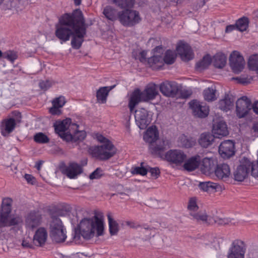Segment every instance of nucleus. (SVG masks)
Here are the masks:
<instances>
[{"mask_svg":"<svg viewBox=\"0 0 258 258\" xmlns=\"http://www.w3.org/2000/svg\"><path fill=\"white\" fill-rule=\"evenodd\" d=\"M59 108L57 106L52 105V107L49 109V112L52 115H59L61 113Z\"/></svg>","mask_w":258,"mask_h":258,"instance_id":"obj_59","label":"nucleus"},{"mask_svg":"<svg viewBox=\"0 0 258 258\" xmlns=\"http://www.w3.org/2000/svg\"><path fill=\"white\" fill-rule=\"evenodd\" d=\"M192 219L198 223L210 225L211 224V216L207 214L206 211H200L191 214Z\"/></svg>","mask_w":258,"mask_h":258,"instance_id":"obj_27","label":"nucleus"},{"mask_svg":"<svg viewBox=\"0 0 258 258\" xmlns=\"http://www.w3.org/2000/svg\"><path fill=\"white\" fill-rule=\"evenodd\" d=\"M65 99L63 96H59L54 99L52 102L53 105H56L59 107H62L65 104Z\"/></svg>","mask_w":258,"mask_h":258,"instance_id":"obj_55","label":"nucleus"},{"mask_svg":"<svg viewBox=\"0 0 258 258\" xmlns=\"http://www.w3.org/2000/svg\"><path fill=\"white\" fill-rule=\"evenodd\" d=\"M152 154L161 158H165L164 152L167 150V146L166 142L163 140H158L149 146Z\"/></svg>","mask_w":258,"mask_h":258,"instance_id":"obj_20","label":"nucleus"},{"mask_svg":"<svg viewBox=\"0 0 258 258\" xmlns=\"http://www.w3.org/2000/svg\"><path fill=\"white\" fill-rule=\"evenodd\" d=\"M158 139V133L156 130L152 127H149L144 135V140L149 145L153 144Z\"/></svg>","mask_w":258,"mask_h":258,"instance_id":"obj_30","label":"nucleus"},{"mask_svg":"<svg viewBox=\"0 0 258 258\" xmlns=\"http://www.w3.org/2000/svg\"><path fill=\"white\" fill-rule=\"evenodd\" d=\"M219 153L223 158H229L235 154L234 143L230 140L222 142L219 147Z\"/></svg>","mask_w":258,"mask_h":258,"instance_id":"obj_17","label":"nucleus"},{"mask_svg":"<svg viewBox=\"0 0 258 258\" xmlns=\"http://www.w3.org/2000/svg\"><path fill=\"white\" fill-rule=\"evenodd\" d=\"M245 251V243L240 239H236L229 248L227 258H244Z\"/></svg>","mask_w":258,"mask_h":258,"instance_id":"obj_9","label":"nucleus"},{"mask_svg":"<svg viewBox=\"0 0 258 258\" xmlns=\"http://www.w3.org/2000/svg\"><path fill=\"white\" fill-rule=\"evenodd\" d=\"M24 177L28 183L33 184L35 183V179L32 175L25 174Z\"/></svg>","mask_w":258,"mask_h":258,"instance_id":"obj_61","label":"nucleus"},{"mask_svg":"<svg viewBox=\"0 0 258 258\" xmlns=\"http://www.w3.org/2000/svg\"><path fill=\"white\" fill-rule=\"evenodd\" d=\"M163 59L164 63L168 64L173 63L175 59L174 53L170 50H167Z\"/></svg>","mask_w":258,"mask_h":258,"instance_id":"obj_48","label":"nucleus"},{"mask_svg":"<svg viewBox=\"0 0 258 258\" xmlns=\"http://www.w3.org/2000/svg\"><path fill=\"white\" fill-rule=\"evenodd\" d=\"M71 132V139L69 141L76 142L82 141L86 137V132L84 131H79L78 128L74 127Z\"/></svg>","mask_w":258,"mask_h":258,"instance_id":"obj_38","label":"nucleus"},{"mask_svg":"<svg viewBox=\"0 0 258 258\" xmlns=\"http://www.w3.org/2000/svg\"><path fill=\"white\" fill-rule=\"evenodd\" d=\"M93 156L102 160H108L116 153V149L111 142H107L101 146H95L90 149Z\"/></svg>","mask_w":258,"mask_h":258,"instance_id":"obj_7","label":"nucleus"},{"mask_svg":"<svg viewBox=\"0 0 258 258\" xmlns=\"http://www.w3.org/2000/svg\"><path fill=\"white\" fill-rule=\"evenodd\" d=\"M248 66L249 69L252 71H258V55H251L248 61Z\"/></svg>","mask_w":258,"mask_h":258,"instance_id":"obj_45","label":"nucleus"},{"mask_svg":"<svg viewBox=\"0 0 258 258\" xmlns=\"http://www.w3.org/2000/svg\"><path fill=\"white\" fill-rule=\"evenodd\" d=\"M226 56L221 52L216 53L213 58V64L217 68H223L226 63Z\"/></svg>","mask_w":258,"mask_h":258,"instance_id":"obj_33","label":"nucleus"},{"mask_svg":"<svg viewBox=\"0 0 258 258\" xmlns=\"http://www.w3.org/2000/svg\"><path fill=\"white\" fill-rule=\"evenodd\" d=\"M88 25L85 24L83 13L79 9L71 15L65 14L55 25V36L63 42L68 41L72 36L71 45L75 49H79L84 41Z\"/></svg>","mask_w":258,"mask_h":258,"instance_id":"obj_1","label":"nucleus"},{"mask_svg":"<svg viewBox=\"0 0 258 258\" xmlns=\"http://www.w3.org/2000/svg\"><path fill=\"white\" fill-rule=\"evenodd\" d=\"M105 17L112 21L118 19L119 13L111 6L106 7L103 12Z\"/></svg>","mask_w":258,"mask_h":258,"instance_id":"obj_35","label":"nucleus"},{"mask_svg":"<svg viewBox=\"0 0 258 258\" xmlns=\"http://www.w3.org/2000/svg\"><path fill=\"white\" fill-rule=\"evenodd\" d=\"M249 166L248 170L250 169L251 175L254 178H258V161L256 162H251L249 160Z\"/></svg>","mask_w":258,"mask_h":258,"instance_id":"obj_51","label":"nucleus"},{"mask_svg":"<svg viewBox=\"0 0 258 258\" xmlns=\"http://www.w3.org/2000/svg\"><path fill=\"white\" fill-rule=\"evenodd\" d=\"M135 118L136 124L141 130L145 129L150 123L147 110L140 108L135 111Z\"/></svg>","mask_w":258,"mask_h":258,"instance_id":"obj_18","label":"nucleus"},{"mask_svg":"<svg viewBox=\"0 0 258 258\" xmlns=\"http://www.w3.org/2000/svg\"><path fill=\"white\" fill-rule=\"evenodd\" d=\"M215 169L213 161L208 158H205L202 161L201 170L205 174H210Z\"/></svg>","mask_w":258,"mask_h":258,"instance_id":"obj_31","label":"nucleus"},{"mask_svg":"<svg viewBox=\"0 0 258 258\" xmlns=\"http://www.w3.org/2000/svg\"><path fill=\"white\" fill-rule=\"evenodd\" d=\"M216 90L215 87H209L204 90L203 94L204 98L208 101H213L216 99Z\"/></svg>","mask_w":258,"mask_h":258,"instance_id":"obj_41","label":"nucleus"},{"mask_svg":"<svg viewBox=\"0 0 258 258\" xmlns=\"http://www.w3.org/2000/svg\"><path fill=\"white\" fill-rule=\"evenodd\" d=\"M42 221V215L36 211H31L26 217V227L33 230L40 225Z\"/></svg>","mask_w":258,"mask_h":258,"instance_id":"obj_16","label":"nucleus"},{"mask_svg":"<svg viewBox=\"0 0 258 258\" xmlns=\"http://www.w3.org/2000/svg\"><path fill=\"white\" fill-rule=\"evenodd\" d=\"M234 100L232 94H225L224 97L219 101V108L227 112L233 107Z\"/></svg>","mask_w":258,"mask_h":258,"instance_id":"obj_25","label":"nucleus"},{"mask_svg":"<svg viewBox=\"0 0 258 258\" xmlns=\"http://www.w3.org/2000/svg\"><path fill=\"white\" fill-rule=\"evenodd\" d=\"M215 137L210 133H204L200 135L198 142L203 148H207L210 146L214 140Z\"/></svg>","mask_w":258,"mask_h":258,"instance_id":"obj_29","label":"nucleus"},{"mask_svg":"<svg viewBox=\"0 0 258 258\" xmlns=\"http://www.w3.org/2000/svg\"><path fill=\"white\" fill-rule=\"evenodd\" d=\"M187 210L190 216H191V214H194L198 211L199 207L197 205L195 198H191L189 199L187 205Z\"/></svg>","mask_w":258,"mask_h":258,"instance_id":"obj_47","label":"nucleus"},{"mask_svg":"<svg viewBox=\"0 0 258 258\" xmlns=\"http://www.w3.org/2000/svg\"><path fill=\"white\" fill-rule=\"evenodd\" d=\"M118 20L123 26L132 27L139 23L141 19L138 11L126 10L119 12Z\"/></svg>","mask_w":258,"mask_h":258,"instance_id":"obj_8","label":"nucleus"},{"mask_svg":"<svg viewBox=\"0 0 258 258\" xmlns=\"http://www.w3.org/2000/svg\"><path fill=\"white\" fill-rule=\"evenodd\" d=\"M214 171L216 177L224 181L226 180L230 174L229 166L225 163L217 165Z\"/></svg>","mask_w":258,"mask_h":258,"instance_id":"obj_24","label":"nucleus"},{"mask_svg":"<svg viewBox=\"0 0 258 258\" xmlns=\"http://www.w3.org/2000/svg\"><path fill=\"white\" fill-rule=\"evenodd\" d=\"M79 232L75 229L73 233L75 240H79L81 234L84 239H90L95 236L103 235L104 230L103 214L102 212H95L92 218H84L79 225Z\"/></svg>","mask_w":258,"mask_h":258,"instance_id":"obj_2","label":"nucleus"},{"mask_svg":"<svg viewBox=\"0 0 258 258\" xmlns=\"http://www.w3.org/2000/svg\"><path fill=\"white\" fill-rule=\"evenodd\" d=\"M63 212L58 210L51 214L50 222V236L53 241L56 243L64 242L67 238L66 229L59 216L63 215Z\"/></svg>","mask_w":258,"mask_h":258,"instance_id":"obj_5","label":"nucleus"},{"mask_svg":"<svg viewBox=\"0 0 258 258\" xmlns=\"http://www.w3.org/2000/svg\"><path fill=\"white\" fill-rule=\"evenodd\" d=\"M144 163H141V167H136L134 168L133 173L134 174L145 175L148 171V166L145 167L143 166Z\"/></svg>","mask_w":258,"mask_h":258,"instance_id":"obj_53","label":"nucleus"},{"mask_svg":"<svg viewBox=\"0 0 258 258\" xmlns=\"http://www.w3.org/2000/svg\"><path fill=\"white\" fill-rule=\"evenodd\" d=\"M158 95V86L155 84H149L143 91L139 89L135 90L129 99L128 107L130 111L132 112L136 106L140 102H148L153 100Z\"/></svg>","mask_w":258,"mask_h":258,"instance_id":"obj_3","label":"nucleus"},{"mask_svg":"<svg viewBox=\"0 0 258 258\" xmlns=\"http://www.w3.org/2000/svg\"><path fill=\"white\" fill-rule=\"evenodd\" d=\"M186 155L180 150H170L165 155V159L176 165H181L186 159Z\"/></svg>","mask_w":258,"mask_h":258,"instance_id":"obj_14","label":"nucleus"},{"mask_svg":"<svg viewBox=\"0 0 258 258\" xmlns=\"http://www.w3.org/2000/svg\"><path fill=\"white\" fill-rule=\"evenodd\" d=\"M4 58L13 63L18 58V54L16 51L7 50L4 52Z\"/></svg>","mask_w":258,"mask_h":258,"instance_id":"obj_52","label":"nucleus"},{"mask_svg":"<svg viewBox=\"0 0 258 258\" xmlns=\"http://www.w3.org/2000/svg\"><path fill=\"white\" fill-rule=\"evenodd\" d=\"M55 131L64 141L69 142L71 139V132L74 127L78 128L79 125L72 123L71 119L68 118L62 121H57L54 124Z\"/></svg>","mask_w":258,"mask_h":258,"instance_id":"obj_6","label":"nucleus"},{"mask_svg":"<svg viewBox=\"0 0 258 258\" xmlns=\"http://www.w3.org/2000/svg\"><path fill=\"white\" fill-rule=\"evenodd\" d=\"M249 160L247 158H243L240 165L237 167L233 172L234 179L235 180L242 181L247 177L249 173Z\"/></svg>","mask_w":258,"mask_h":258,"instance_id":"obj_15","label":"nucleus"},{"mask_svg":"<svg viewBox=\"0 0 258 258\" xmlns=\"http://www.w3.org/2000/svg\"><path fill=\"white\" fill-rule=\"evenodd\" d=\"M151 173V176L154 179H157L160 174V169L158 167L152 168L148 166V171Z\"/></svg>","mask_w":258,"mask_h":258,"instance_id":"obj_56","label":"nucleus"},{"mask_svg":"<svg viewBox=\"0 0 258 258\" xmlns=\"http://www.w3.org/2000/svg\"><path fill=\"white\" fill-rule=\"evenodd\" d=\"M190 107L192 109L193 115L200 118H204L209 114V108L206 105L197 100H192L189 103Z\"/></svg>","mask_w":258,"mask_h":258,"instance_id":"obj_19","label":"nucleus"},{"mask_svg":"<svg viewBox=\"0 0 258 258\" xmlns=\"http://www.w3.org/2000/svg\"><path fill=\"white\" fill-rule=\"evenodd\" d=\"M147 52L146 51H142L140 52L139 55L135 57L136 59H139L141 62L145 63L147 62L146 59Z\"/></svg>","mask_w":258,"mask_h":258,"instance_id":"obj_58","label":"nucleus"},{"mask_svg":"<svg viewBox=\"0 0 258 258\" xmlns=\"http://www.w3.org/2000/svg\"><path fill=\"white\" fill-rule=\"evenodd\" d=\"M211 224L217 223L218 225H225L231 222L229 218H220L218 216L211 217Z\"/></svg>","mask_w":258,"mask_h":258,"instance_id":"obj_50","label":"nucleus"},{"mask_svg":"<svg viewBox=\"0 0 258 258\" xmlns=\"http://www.w3.org/2000/svg\"><path fill=\"white\" fill-rule=\"evenodd\" d=\"M179 141L181 146L186 148H190L196 144V140L194 138H188L184 135L180 137Z\"/></svg>","mask_w":258,"mask_h":258,"instance_id":"obj_42","label":"nucleus"},{"mask_svg":"<svg viewBox=\"0 0 258 258\" xmlns=\"http://www.w3.org/2000/svg\"><path fill=\"white\" fill-rule=\"evenodd\" d=\"M201 160V157L198 155L191 157L185 162L183 168L188 171H194L199 167Z\"/></svg>","mask_w":258,"mask_h":258,"instance_id":"obj_28","label":"nucleus"},{"mask_svg":"<svg viewBox=\"0 0 258 258\" xmlns=\"http://www.w3.org/2000/svg\"><path fill=\"white\" fill-rule=\"evenodd\" d=\"M161 93L167 97H174L180 90L178 84L175 82L166 81L159 86Z\"/></svg>","mask_w":258,"mask_h":258,"instance_id":"obj_13","label":"nucleus"},{"mask_svg":"<svg viewBox=\"0 0 258 258\" xmlns=\"http://www.w3.org/2000/svg\"><path fill=\"white\" fill-rule=\"evenodd\" d=\"M248 19L246 17L238 19L235 24L236 29L241 32L245 31L248 27Z\"/></svg>","mask_w":258,"mask_h":258,"instance_id":"obj_43","label":"nucleus"},{"mask_svg":"<svg viewBox=\"0 0 258 258\" xmlns=\"http://www.w3.org/2000/svg\"><path fill=\"white\" fill-rule=\"evenodd\" d=\"M176 50L177 53L180 56L182 60L187 61L194 58V53L190 47L187 44H181L179 45Z\"/></svg>","mask_w":258,"mask_h":258,"instance_id":"obj_23","label":"nucleus"},{"mask_svg":"<svg viewBox=\"0 0 258 258\" xmlns=\"http://www.w3.org/2000/svg\"><path fill=\"white\" fill-rule=\"evenodd\" d=\"M96 138L99 142L102 143L103 144H105L107 142H110L106 138L100 134L97 135Z\"/></svg>","mask_w":258,"mask_h":258,"instance_id":"obj_64","label":"nucleus"},{"mask_svg":"<svg viewBox=\"0 0 258 258\" xmlns=\"http://www.w3.org/2000/svg\"><path fill=\"white\" fill-rule=\"evenodd\" d=\"M47 238V232L44 228H38L33 237V242L36 246H41L44 245Z\"/></svg>","mask_w":258,"mask_h":258,"instance_id":"obj_26","label":"nucleus"},{"mask_svg":"<svg viewBox=\"0 0 258 258\" xmlns=\"http://www.w3.org/2000/svg\"><path fill=\"white\" fill-rule=\"evenodd\" d=\"M251 109V101L245 96L239 98L236 102V113L238 118L246 116Z\"/></svg>","mask_w":258,"mask_h":258,"instance_id":"obj_10","label":"nucleus"},{"mask_svg":"<svg viewBox=\"0 0 258 258\" xmlns=\"http://www.w3.org/2000/svg\"><path fill=\"white\" fill-rule=\"evenodd\" d=\"M102 170L100 168H97L95 171L91 173L89 175V178L91 179H98L102 175Z\"/></svg>","mask_w":258,"mask_h":258,"instance_id":"obj_57","label":"nucleus"},{"mask_svg":"<svg viewBox=\"0 0 258 258\" xmlns=\"http://www.w3.org/2000/svg\"><path fill=\"white\" fill-rule=\"evenodd\" d=\"M229 63L233 72L238 74L243 69L245 61L238 51H233L230 55Z\"/></svg>","mask_w":258,"mask_h":258,"instance_id":"obj_11","label":"nucleus"},{"mask_svg":"<svg viewBox=\"0 0 258 258\" xmlns=\"http://www.w3.org/2000/svg\"><path fill=\"white\" fill-rule=\"evenodd\" d=\"M114 86H111L109 89H108L107 87H101L96 93V97L98 102L100 103H105L109 91L113 88Z\"/></svg>","mask_w":258,"mask_h":258,"instance_id":"obj_34","label":"nucleus"},{"mask_svg":"<svg viewBox=\"0 0 258 258\" xmlns=\"http://www.w3.org/2000/svg\"><path fill=\"white\" fill-rule=\"evenodd\" d=\"M34 141L38 144H46L49 142V138L43 133H36L34 136Z\"/></svg>","mask_w":258,"mask_h":258,"instance_id":"obj_46","label":"nucleus"},{"mask_svg":"<svg viewBox=\"0 0 258 258\" xmlns=\"http://www.w3.org/2000/svg\"><path fill=\"white\" fill-rule=\"evenodd\" d=\"M12 200L7 198L3 200L0 209V228L15 226L22 222L21 217L12 215Z\"/></svg>","mask_w":258,"mask_h":258,"instance_id":"obj_4","label":"nucleus"},{"mask_svg":"<svg viewBox=\"0 0 258 258\" xmlns=\"http://www.w3.org/2000/svg\"><path fill=\"white\" fill-rule=\"evenodd\" d=\"M82 172V166L75 162H71L62 168V172L70 178H75Z\"/></svg>","mask_w":258,"mask_h":258,"instance_id":"obj_21","label":"nucleus"},{"mask_svg":"<svg viewBox=\"0 0 258 258\" xmlns=\"http://www.w3.org/2000/svg\"><path fill=\"white\" fill-rule=\"evenodd\" d=\"M217 186L218 185L216 183L210 181L200 182L199 184L201 189L207 192L215 191Z\"/></svg>","mask_w":258,"mask_h":258,"instance_id":"obj_40","label":"nucleus"},{"mask_svg":"<svg viewBox=\"0 0 258 258\" xmlns=\"http://www.w3.org/2000/svg\"><path fill=\"white\" fill-rule=\"evenodd\" d=\"M107 219L108 220L109 232L111 235L117 234L119 230V226L118 223L112 217L111 213H108Z\"/></svg>","mask_w":258,"mask_h":258,"instance_id":"obj_37","label":"nucleus"},{"mask_svg":"<svg viewBox=\"0 0 258 258\" xmlns=\"http://www.w3.org/2000/svg\"><path fill=\"white\" fill-rule=\"evenodd\" d=\"M16 125L15 119L10 118L3 120L1 125L2 130H4L7 133H11L14 130Z\"/></svg>","mask_w":258,"mask_h":258,"instance_id":"obj_32","label":"nucleus"},{"mask_svg":"<svg viewBox=\"0 0 258 258\" xmlns=\"http://www.w3.org/2000/svg\"><path fill=\"white\" fill-rule=\"evenodd\" d=\"M22 0H8L4 5V9H22L23 7Z\"/></svg>","mask_w":258,"mask_h":258,"instance_id":"obj_36","label":"nucleus"},{"mask_svg":"<svg viewBox=\"0 0 258 258\" xmlns=\"http://www.w3.org/2000/svg\"><path fill=\"white\" fill-rule=\"evenodd\" d=\"M21 245L24 248H32L33 247L32 244L30 242L29 240L27 239L23 240Z\"/></svg>","mask_w":258,"mask_h":258,"instance_id":"obj_63","label":"nucleus"},{"mask_svg":"<svg viewBox=\"0 0 258 258\" xmlns=\"http://www.w3.org/2000/svg\"><path fill=\"white\" fill-rule=\"evenodd\" d=\"M220 249L219 245L217 246L213 244L210 245L208 250L210 255L208 258H221Z\"/></svg>","mask_w":258,"mask_h":258,"instance_id":"obj_44","label":"nucleus"},{"mask_svg":"<svg viewBox=\"0 0 258 258\" xmlns=\"http://www.w3.org/2000/svg\"><path fill=\"white\" fill-rule=\"evenodd\" d=\"M112 2L121 8L132 7L134 5L133 0H112Z\"/></svg>","mask_w":258,"mask_h":258,"instance_id":"obj_49","label":"nucleus"},{"mask_svg":"<svg viewBox=\"0 0 258 258\" xmlns=\"http://www.w3.org/2000/svg\"><path fill=\"white\" fill-rule=\"evenodd\" d=\"M213 134L216 138L227 136L229 132L226 122L221 120L215 123L213 126Z\"/></svg>","mask_w":258,"mask_h":258,"instance_id":"obj_22","label":"nucleus"},{"mask_svg":"<svg viewBox=\"0 0 258 258\" xmlns=\"http://www.w3.org/2000/svg\"><path fill=\"white\" fill-rule=\"evenodd\" d=\"M154 50L155 54L148 59L147 63L153 70H158L164 65L163 57L161 55L163 52V47L158 46L154 49Z\"/></svg>","mask_w":258,"mask_h":258,"instance_id":"obj_12","label":"nucleus"},{"mask_svg":"<svg viewBox=\"0 0 258 258\" xmlns=\"http://www.w3.org/2000/svg\"><path fill=\"white\" fill-rule=\"evenodd\" d=\"M211 62L212 59L210 55L207 54L204 56L202 60L197 63L196 69L199 71L205 70L209 67Z\"/></svg>","mask_w":258,"mask_h":258,"instance_id":"obj_39","label":"nucleus"},{"mask_svg":"<svg viewBox=\"0 0 258 258\" xmlns=\"http://www.w3.org/2000/svg\"><path fill=\"white\" fill-rule=\"evenodd\" d=\"M53 82L49 80L41 81L39 83L40 88L43 90H47L53 85Z\"/></svg>","mask_w":258,"mask_h":258,"instance_id":"obj_54","label":"nucleus"},{"mask_svg":"<svg viewBox=\"0 0 258 258\" xmlns=\"http://www.w3.org/2000/svg\"><path fill=\"white\" fill-rule=\"evenodd\" d=\"M251 131L252 134H254V136L258 137V122H255L253 123Z\"/></svg>","mask_w":258,"mask_h":258,"instance_id":"obj_62","label":"nucleus"},{"mask_svg":"<svg viewBox=\"0 0 258 258\" xmlns=\"http://www.w3.org/2000/svg\"><path fill=\"white\" fill-rule=\"evenodd\" d=\"M233 80L238 81V82L242 84H247L250 83L249 79L245 77H236L233 78Z\"/></svg>","mask_w":258,"mask_h":258,"instance_id":"obj_60","label":"nucleus"}]
</instances>
